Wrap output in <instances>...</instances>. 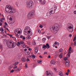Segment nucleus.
<instances>
[{
    "label": "nucleus",
    "mask_w": 76,
    "mask_h": 76,
    "mask_svg": "<svg viewBox=\"0 0 76 76\" xmlns=\"http://www.w3.org/2000/svg\"><path fill=\"white\" fill-rule=\"evenodd\" d=\"M5 11L7 13H13L15 12L16 10L12 6L7 5L5 7Z\"/></svg>",
    "instance_id": "1"
},
{
    "label": "nucleus",
    "mask_w": 76,
    "mask_h": 76,
    "mask_svg": "<svg viewBox=\"0 0 76 76\" xmlns=\"http://www.w3.org/2000/svg\"><path fill=\"white\" fill-rule=\"evenodd\" d=\"M7 46L10 48H13L16 47V44L13 41L11 40L7 44Z\"/></svg>",
    "instance_id": "2"
},
{
    "label": "nucleus",
    "mask_w": 76,
    "mask_h": 76,
    "mask_svg": "<svg viewBox=\"0 0 76 76\" xmlns=\"http://www.w3.org/2000/svg\"><path fill=\"white\" fill-rule=\"evenodd\" d=\"M59 29V27L57 26H54V27L53 26H51L50 27V30L52 32H53V33L54 34H56L58 31Z\"/></svg>",
    "instance_id": "3"
},
{
    "label": "nucleus",
    "mask_w": 76,
    "mask_h": 76,
    "mask_svg": "<svg viewBox=\"0 0 76 76\" xmlns=\"http://www.w3.org/2000/svg\"><path fill=\"white\" fill-rule=\"evenodd\" d=\"M27 7H29V8H32L34 7V3L31 0L27 1L26 3Z\"/></svg>",
    "instance_id": "4"
},
{
    "label": "nucleus",
    "mask_w": 76,
    "mask_h": 76,
    "mask_svg": "<svg viewBox=\"0 0 76 76\" xmlns=\"http://www.w3.org/2000/svg\"><path fill=\"white\" fill-rule=\"evenodd\" d=\"M21 29L20 28H18L15 29L14 31V33L15 34V35L18 37L20 35V30Z\"/></svg>",
    "instance_id": "5"
},
{
    "label": "nucleus",
    "mask_w": 76,
    "mask_h": 76,
    "mask_svg": "<svg viewBox=\"0 0 76 76\" xmlns=\"http://www.w3.org/2000/svg\"><path fill=\"white\" fill-rule=\"evenodd\" d=\"M34 15V11H31V12H30L27 16L28 19H31Z\"/></svg>",
    "instance_id": "6"
},
{
    "label": "nucleus",
    "mask_w": 76,
    "mask_h": 76,
    "mask_svg": "<svg viewBox=\"0 0 76 76\" xmlns=\"http://www.w3.org/2000/svg\"><path fill=\"white\" fill-rule=\"evenodd\" d=\"M46 74L47 76H53V73L51 71H47L46 72Z\"/></svg>",
    "instance_id": "7"
},
{
    "label": "nucleus",
    "mask_w": 76,
    "mask_h": 76,
    "mask_svg": "<svg viewBox=\"0 0 76 76\" xmlns=\"http://www.w3.org/2000/svg\"><path fill=\"white\" fill-rule=\"evenodd\" d=\"M70 61L69 60H67L65 61V65L66 67H69V63Z\"/></svg>",
    "instance_id": "8"
},
{
    "label": "nucleus",
    "mask_w": 76,
    "mask_h": 76,
    "mask_svg": "<svg viewBox=\"0 0 76 76\" xmlns=\"http://www.w3.org/2000/svg\"><path fill=\"white\" fill-rule=\"evenodd\" d=\"M41 4H45V0H38Z\"/></svg>",
    "instance_id": "9"
},
{
    "label": "nucleus",
    "mask_w": 76,
    "mask_h": 76,
    "mask_svg": "<svg viewBox=\"0 0 76 76\" xmlns=\"http://www.w3.org/2000/svg\"><path fill=\"white\" fill-rule=\"evenodd\" d=\"M29 27L26 26L25 27L24 31L25 32H28V31L29 30Z\"/></svg>",
    "instance_id": "10"
},
{
    "label": "nucleus",
    "mask_w": 76,
    "mask_h": 76,
    "mask_svg": "<svg viewBox=\"0 0 76 76\" xmlns=\"http://www.w3.org/2000/svg\"><path fill=\"white\" fill-rule=\"evenodd\" d=\"M27 32L28 35H29L30 36H32V32H31V31L29 30L27 31Z\"/></svg>",
    "instance_id": "11"
},
{
    "label": "nucleus",
    "mask_w": 76,
    "mask_h": 76,
    "mask_svg": "<svg viewBox=\"0 0 76 76\" xmlns=\"http://www.w3.org/2000/svg\"><path fill=\"white\" fill-rule=\"evenodd\" d=\"M52 9H53V10H54L55 12H56V10L57 9V6H55L52 7Z\"/></svg>",
    "instance_id": "12"
},
{
    "label": "nucleus",
    "mask_w": 76,
    "mask_h": 76,
    "mask_svg": "<svg viewBox=\"0 0 76 76\" xmlns=\"http://www.w3.org/2000/svg\"><path fill=\"white\" fill-rule=\"evenodd\" d=\"M70 23H69L67 25V26H69L68 27V28H69V29H72L73 28H72V26H70Z\"/></svg>",
    "instance_id": "13"
},
{
    "label": "nucleus",
    "mask_w": 76,
    "mask_h": 76,
    "mask_svg": "<svg viewBox=\"0 0 76 76\" xmlns=\"http://www.w3.org/2000/svg\"><path fill=\"white\" fill-rule=\"evenodd\" d=\"M56 63V61L54 60H51L50 61V63L52 64H55Z\"/></svg>",
    "instance_id": "14"
},
{
    "label": "nucleus",
    "mask_w": 76,
    "mask_h": 76,
    "mask_svg": "<svg viewBox=\"0 0 76 76\" xmlns=\"http://www.w3.org/2000/svg\"><path fill=\"white\" fill-rule=\"evenodd\" d=\"M45 45L47 48H50V45H49V44L48 43H47Z\"/></svg>",
    "instance_id": "15"
},
{
    "label": "nucleus",
    "mask_w": 76,
    "mask_h": 76,
    "mask_svg": "<svg viewBox=\"0 0 76 76\" xmlns=\"http://www.w3.org/2000/svg\"><path fill=\"white\" fill-rule=\"evenodd\" d=\"M19 61H17L14 63L13 64V65H14V66H16V65H18V64H19Z\"/></svg>",
    "instance_id": "16"
},
{
    "label": "nucleus",
    "mask_w": 76,
    "mask_h": 76,
    "mask_svg": "<svg viewBox=\"0 0 76 76\" xmlns=\"http://www.w3.org/2000/svg\"><path fill=\"white\" fill-rule=\"evenodd\" d=\"M31 57L32 58H33V59L35 58V57H36V56H35V55L33 54L31 55Z\"/></svg>",
    "instance_id": "17"
},
{
    "label": "nucleus",
    "mask_w": 76,
    "mask_h": 76,
    "mask_svg": "<svg viewBox=\"0 0 76 76\" xmlns=\"http://www.w3.org/2000/svg\"><path fill=\"white\" fill-rule=\"evenodd\" d=\"M20 70L19 68H18L17 69H15V72H19Z\"/></svg>",
    "instance_id": "18"
},
{
    "label": "nucleus",
    "mask_w": 76,
    "mask_h": 76,
    "mask_svg": "<svg viewBox=\"0 0 76 76\" xmlns=\"http://www.w3.org/2000/svg\"><path fill=\"white\" fill-rule=\"evenodd\" d=\"M49 13H52V14H53V13H55V12L54 11V10H51L50 11Z\"/></svg>",
    "instance_id": "19"
},
{
    "label": "nucleus",
    "mask_w": 76,
    "mask_h": 76,
    "mask_svg": "<svg viewBox=\"0 0 76 76\" xmlns=\"http://www.w3.org/2000/svg\"><path fill=\"white\" fill-rule=\"evenodd\" d=\"M20 38H22L23 39H25L26 38L25 37H24V36L22 35L20 36Z\"/></svg>",
    "instance_id": "20"
},
{
    "label": "nucleus",
    "mask_w": 76,
    "mask_h": 76,
    "mask_svg": "<svg viewBox=\"0 0 76 76\" xmlns=\"http://www.w3.org/2000/svg\"><path fill=\"white\" fill-rule=\"evenodd\" d=\"M21 61L23 62L25 61H26V58L25 57H23L21 58Z\"/></svg>",
    "instance_id": "21"
},
{
    "label": "nucleus",
    "mask_w": 76,
    "mask_h": 76,
    "mask_svg": "<svg viewBox=\"0 0 76 76\" xmlns=\"http://www.w3.org/2000/svg\"><path fill=\"white\" fill-rule=\"evenodd\" d=\"M34 50L35 51V52L36 53H38V49L37 48H34Z\"/></svg>",
    "instance_id": "22"
},
{
    "label": "nucleus",
    "mask_w": 76,
    "mask_h": 76,
    "mask_svg": "<svg viewBox=\"0 0 76 76\" xmlns=\"http://www.w3.org/2000/svg\"><path fill=\"white\" fill-rule=\"evenodd\" d=\"M68 31L69 32H73V29H68Z\"/></svg>",
    "instance_id": "23"
},
{
    "label": "nucleus",
    "mask_w": 76,
    "mask_h": 76,
    "mask_svg": "<svg viewBox=\"0 0 76 76\" xmlns=\"http://www.w3.org/2000/svg\"><path fill=\"white\" fill-rule=\"evenodd\" d=\"M59 74L60 76H62L63 75V73L61 72H59Z\"/></svg>",
    "instance_id": "24"
},
{
    "label": "nucleus",
    "mask_w": 76,
    "mask_h": 76,
    "mask_svg": "<svg viewBox=\"0 0 76 76\" xmlns=\"http://www.w3.org/2000/svg\"><path fill=\"white\" fill-rule=\"evenodd\" d=\"M22 47H23V48H26V45H25V44L23 43L22 45Z\"/></svg>",
    "instance_id": "25"
},
{
    "label": "nucleus",
    "mask_w": 76,
    "mask_h": 76,
    "mask_svg": "<svg viewBox=\"0 0 76 76\" xmlns=\"http://www.w3.org/2000/svg\"><path fill=\"white\" fill-rule=\"evenodd\" d=\"M16 45L18 46V47H20V43L19 42H18L16 44Z\"/></svg>",
    "instance_id": "26"
},
{
    "label": "nucleus",
    "mask_w": 76,
    "mask_h": 76,
    "mask_svg": "<svg viewBox=\"0 0 76 76\" xmlns=\"http://www.w3.org/2000/svg\"><path fill=\"white\" fill-rule=\"evenodd\" d=\"M25 53L26 55H29L30 54V52L29 51L25 52Z\"/></svg>",
    "instance_id": "27"
},
{
    "label": "nucleus",
    "mask_w": 76,
    "mask_h": 76,
    "mask_svg": "<svg viewBox=\"0 0 76 76\" xmlns=\"http://www.w3.org/2000/svg\"><path fill=\"white\" fill-rule=\"evenodd\" d=\"M52 14H50L49 13H47L46 15H47V16H51V15Z\"/></svg>",
    "instance_id": "28"
},
{
    "label": "nucleus",
    "mask_w": 76,
    "mask_h": 76,
    "mask_svg": "<svg viewBox=\"0 0 76 76\" xmlns=\"http://www.w3.org/2000/svg\"><path fill=\"white\" fill-rule=\"evenodd\" d=\"M23 33H24V35H28V32H26L24 31L23 32Z\"/></svg>",
    "instance_id": "29"
},
{
    "label": "nucleus",
    "mask_w": 76,
    "mask_h": 76,
    "mask_svg": "<svg viewBox=\"0 0 76 76\" xmlns=\"http://www.w3.org/2000/svg\"><path fill=\"white\" fill-rule=\"evenodd\" d=\"M42 48L44 49V50H45L46 49V46L45 45H43Z\"/></svg>",
    "instance_id": "30"
},
{
    "label": "nucleus",
    "mask_w": 76,
    "mask_h": 76,
    "mask_svg": "<svg viewBox=\"0 0 76 76\" xmlns=\"http://www.w3.org/2000/svg\"><path fill=\"white\" fill-rule=\"evenodd\" d=\"M59 51L60 53H61V52H62V51H63V49L62 48H61L59 49Z\"/></svg>",
    "instance_id": "31"
},
{
    "label": "nucleus",
    "mask_w": 76,
    "mask_h": 76,
    "mask_svg": "<svg viewBox=\"0 0 76 76\" xmlns=\"http://www.w3.org/2000/svg\"><path fill=\"white\" fill-rule=\"evenodd\" d=\"M46 41V38H43L42 39V42H45Z\"/></svg>",
    "instance_id": "32"
},
{
    "label": "nucleus",
    "mask_w": 76,
    "mask_h": 76,
    "mask_svg": "<svg viewBox=\"0 0 76 76\" xmlns=\"http://www.w3.org/2000/svg\"><path fill=\"white\" fill-rule=\"evenodd\" d=\"M0 31L1 32H3L4 31V29L3 28H0Z\"/></svg>",
    "instance_id": "33"
},
{
    "label": "nucleus",
    "mask_w": 76,
    "mask_h": 76,
    "mask_svg": "<svg viewBox=\"0 0 76 76\" xmlns=\"http://www.w3.org/2000/svg\"><path fill=\"white\" fill-rule=\"evenodd\" d=\"M42 62V61L41 60L38 61H37V63H41Z\"/></svg>",
    "instance_id": "34"
},
{
    "label": "nucleus",
    "mask_w": 76,
    "mask_h": 76,
    "mask_svg": "<svg viewBox=\"0 0 76 76\" xmlns=\"http://www.w3.org/2000/svg\"><path fill=\"white\" fill-rule=\"evenodd\" d=\"M15 71V70L12 69L11 71H10V73H13Z\"/></svg>",
    "instance_id": "35"
},
{
    "label": "nucleus",
    "mask_w": 76,
    "mask_h": 76,
    "mask_svg": "<svg viewBox=\"0 0 76 76\" xmlns=\"http://www.w3.org/2000/svg\"><path fill=\"white\" fill-rule=\"evenodd\" d=\"M59 57H60V58H62L63 57V55L61 54L59 56Z\"/></svg>",
    "instance_id": "36"
},
{
    "label": "nucleus",
    "mask_w": 76,
    "mask_h": 76,
    "mask_svg": "<svg viewBox=\"0 0 76 76\" xmlns=\"http://www.w3.org/2000/svg\"><path fill=\"white\" fill-rule=\"evenodd\" d=\"M33 45H35L36 44V42H33Z\"/></svg>",
    "instance_id": "37"
},
{
    "label": "nucleus",
    "mask_w": 76,
    "mask_h": 76,
    "mask_svg": "<svg viewBox=\"0 0 76 76\" xmlns=\"http://www.w3.org/2000/svg\"><path fill=\"white\" fill-rule=\"evenodd\" d=\"M26 61L28 62V61H29L30 60H29V58H27L26 59Z\"/></svg>",
    "instance_id": "38"
},
{
    "label": "nucleus",
    "mask_w": 76,
    "mask_h": 76,
    "mask_svg": "<svg viewBox=\"0 0 76 76\" xmlns=\"http://www.w3.org/2000/svg\"><path fill=\"white\" fill-rule=\"evenodd\" d=\"M76 37H75L73 39V40L75 41H76Z\"/></svg>",
    "instance_id": "39"
},
{
    "label": "nucleus",
    "mask_w": 76,
    "mask_h": 76,
    "mask_svg": "<svg viewBox=\"0 0 76 76\" xmlns=\"http://www.w3.org/2000/svg\"><path fill=\"white\" fill-rule=\"evenodd\" d=\"M20 42L21 44H22H22H24V42H23L22 41H21Z\"/></svg>",
    "instance_id": "40"
},
{
    "label": "nucleus",
    "mask_w": 76,
    "mask_h": 76,
    "mask_svg": "<svg viewBox=\"0 0 76 76\" xmlns=\"http://www.w3.org/2000/svg\"><path fill=\"white\" fill-rule=\"evenodd\" d=\"M67 55H68V57H70V53H68Z\"/></svg>",
    "instance_id": "41"
},
{
    "label": "nucleus",
    "mask_w": 76,
    "mask_h": 76,
    "mask_svg": "<svg viewBox=\"0 0 76 76\" xmlns=\"http://www.w3.org/2000/svg\"><path fill=\"white\" fill-rule=\"evenodd\" d=\"M64 60L66 61H67V60H67V58L65 57L64 58Z\"/></svg>",
    "instance_id": "42"
},
{
    "label": "nucleus",
    "mask_w": 76,
    "mask_h": 76,
    "mask_svg": "<svg viewBox=\"0 0 76 76\" xmlns=\"http://www.w3.org/2000/svg\"><path fill=\"white\" fill-rule=\"evenodd\" d=\"M27 39H31V37L30 36H28L27 37Z\"/></svg>",
    "instance_id": "43"
},
{
    "label": "nucleus",
    "mask_w": 76,
    "mask_h": 76,
    "mask_svg": "<svg viewBox=\"0 0 76 76\" xmlns=\"http://www.w3.org/2000/svg\"><path fill=\"white\" fill-rule=\"evenodd\" d=\"M39 27L40 28H42V25H39Z\"/></svg>",
    "instance_id": "44"
},
{
    "label": "nucleus",
    "mask_w": 76,
    "mask_h": 76,
    "mask_svg": "<svg viewBox=\"0 0 76 76\" xmlns=\"http://www.w3.org/2000/svg\"><path fill=\"white\" fill-rule=\"evenodd\" d=\"M9 20H10L11 21V20H12V17L10 18Z\"/></svg>",
    "instance_id": "45"
},
{
    "label": "nucleus",
    "mask_w": 76,
    "mask_h": 76,
    "mask_svg": "<svg viewBox=\"0 0 76 76\" xmlns=\"http://www.w3.org/2000/svg\"><path fill=\"white\" fill-rule=\"evenodd\" d=\"M74 45L76 46V42H75L74 43Z\"/></svg>",
    "instance_id": "46"
},
{
    "label": "nucleus",
    "mask_w": 76,
    "mask_h": 76,
    "mask_svg": "<svg viewBox=\"0 0 76 76\" xmlns=\"http://www.w3.org/2000/svg\"><path fill=\"white\" fill-rule=\"evenodd\" d=\"M17 66L15 65V66L13 68V69H16V68H17Z\"/></svg>",
    "instance_id": "47"
},
{
    "label": "nucleus",
    "mask_w": 76,
    "mask_h": 76,
    "mask_svg": "<svg viewBox=\"0 0 76 76\" xmlns=\"http://www.w3.org/2000/svg\"><path fill=\"white\" fill-rule=\"evenodd\" d=\"M2 19L1 18H0V21L1 22H3V20H2Z\"/></svg>",
    "instance_id": "48"
},
{
    "label": "nucleus",
    "mask_w": 76,
    "mask_h": 76,
    "mask_svg": "<svg viewBox=\"0 0 76 76\" xmlns=\"http://www.w3.org/2000/svg\"><path fill=\"white\" fill-rule=\"evenodd\" d=\"M48 54V53L47 52H45L44 53V54Z\"/></svg>",
    "instance_id": "49"
},
{
    "label": "nucleus",
    "mask_w": 76,
    "mask_h": 76,
    "mask_svg": "<svg viewBox=\"0 0 76 76\" xmlns=\"http://www.w3.org/2000/svg\"><path fill=\"white\" fill-rule=\"evenodd\" d=\"M0 48H2V45L0 44Z\"/></svg>",
    "instance_id": "50"
},
{
    "label": "nucleus",
    "mask_w": 76,
    "mask_h": 76,
    "mask_svg": "<svg viewBox=\"0 0 76 76\" xmlns=\"http://www.w3.org/2000/svg\"><path fill=\"white\" fill-rule=\"evenodd\" d=\"M4 24H5V25H6V26H7V23L5 22L4 23Z\"/></svg>",
    "instance_id": "51"
},
{
    "label": "nucleus",
    "mask_w": 76,
    "mask_h": 76,
    "mask_svg": "<svg viewBox=\"0 0 76 76\" xmlns=\"http://www.w3.org/2000/svg\"><path fill=\"white\" fill-rule=\"evenodd\" d=\"M67 76H68L69 75V73L68 72H66L65 74Z\"/></svg>",
    "instance_id": "52"
},
{
    "label": "nucleus",
    "mask_w": 76,
    "mask_h": 76,
    "mask_svg": "<svg viewBox=\"0 0 76 76\" xmlns=\"http://www.w3.org/2000/svg\"><path fill=\"white\" fill-rule=\"evenodd\" d=\"M72 49V48L71 47H70L69 48V51H71V49Z\"/></svg>",
    "instance_id": "53"
},
{
    "label": "nucleus",
    "mask_w": 76,
    "mask_h": 76,
    "mask_svg": "<svg viewBox=\"0 0 76 76\" xmlns=\"http://www.w3.org/2000/svg\"><path fill=\"white\" fill-rule=\"evenodd\" d=\"M3 27H4V28H6V26L5 25H3Z\"/></svg>",
    "instance_id": "54"
},
{
    "label": "nucleus",
    "mask_w": 76,
    "mask_h": 76,
    "mask_svg": "<svg viewBox=\"0 0 76 76\" xmlns=\"http://www.w3.org/2000/svg\"><path fill=\"white\" fill-rule=\"evenodd\" d=\"M28 50L29 51H31V50H32V49H31V48H30L28 49Z\"/></svg>",
    "instance_id": "55"
},
{
    "label": "nucleus",
    "mask_w": 76,
    "mask_h": 76,
    "mask_svg": "<svg viewBox=\"0 0 76 76\" xmlns=\"http://www.w3.org/2000/svg\"><path fill=\"white\" fill-rule=\"evenodd\" d=\"M24 50V51H27V49L26 48Z\"/></svg>",
    "instance_id": "56"
},
{
    "label": "nucleus",
    "mask_w": 76,
    "mask_h": 76,
    "mask_svg": "<svg viewBox=\"0 0 76 76\" xmlns=\"http://www.w3.org/2000/svg\"><path fill=\"white\" fill-rule=\"evenodd\" d=\"M9 36L10 37V38H12V35H11V34H10L9 35Z\"/></svg>",
    "instance_id": "57"
},
{
    "label": "nucleus",
    "mask_w": 76,
    "mask_h": 76,
    "mask_svg": "<svg viewBox=\"0 0 76 76\" xmlns=\"http://www.w3.org/2000/svg\"><path fill=\"white\" fill-rule=\"evenodd\" d=\"M74 14H75V15H76V10L75 11H74Z\"/></svg>",
    "instance_id": "58"
},
{
    "label": "nucleus",
    "mask_w": 76,
    "mask_h": 76,
    "mask_svg": "<svg viewBox=\"0 0 76 76\" xmlns=\"http://www.w3.org/2000/svg\"><path fill=\"white\" fill-rule=\"evenodd\" d=\"M54 44H55V45H57V42L56 41L55 42Z\"/></svg>",
    "instance_id": "59"
},
{
    "label": "nucleus",
    "mask_w": 76,
    "mask_h": 76,
    "mask_svg": "<svg viewBox=\"0 0 76 76\" xmlns=\"http://www.w3.org/2000/svg\"><path fill=\"white\" fill-rule=\"evenodd\" d=\"M47 37H48V39H50V38H51L50 36H48Z\"/></svg>",
    "instance_id": "60"
},
{
    "label": "nucleus",
    "mask_w": 76,
    "mask_h": 76,
    "mask_svg": "<svg viewBox=\"0 0 76 76\" xmlns=\"http://www.w3.org/2000/svg\"><path fill=\"white\" fill-rule=\"evenodd\" d=\"M53 47H56V45L54 43L53 46Z\"/></svg>",
    "instance_id": "61"
},
{
    "label": "nucleus",
    "mask_w": 76,
    "mask_h": 76,
    "mask_svg": "<svg viewBox=\"0 0 76 76\" xmlns=\"http://www.w3.org/2000/svg\"><path fill=\"white\" fill-rule=\"evenodd\" d=\"M38 32H39V34H40V33H41V31L39 30H38Z\"/></svg>",
    "instance_id": "62"
},
{
    "label": "nucleus",
    "mask_w": 76,
    "mask_h": 76,
    "mask_svg": "<svg viewBox=\"0 0 76 76\" xmlns=\"http://www.w3.org/2000/svg\"><path fill=\"white\" fill-rule=\"evenodd\" d=\"M1 19H2V20H5V18H1Z\"/></svg>",
    "instance_id": "63"
},
{
    "label": "nucleus",
    "mask_w": 76,
    "mask_h": 76,
    "mask_svg": "<svg viewBox=\"0 0 76 76\" xmlns=\"http://www.w3.org/2000/svg\"><path fill=\"white\" fill-rule=\"evenodd\" d=\"M68 73H69L70 72V70L69 69H68L67 70Z\"/></svg>",
    "instance_id": "64"
}]
</instances>
